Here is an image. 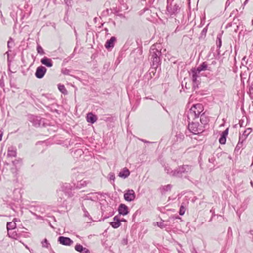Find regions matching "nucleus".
<instances>
[{
    "label": "nucleus",
    "instance_id": "obj_32",
    "mask_svg": "<svg viewBox=\"0 0 253 253\" xmlns=\"http://www.w3.org/2000/svg\"><path fill=\"white\" fill-rule=\"evenodd\" d=\"M248 93L249 94L250 97L252 98L253 97V84L249 85V91Z\"/></svg>",
    "mask_w": 253,
    "mask_h": 253
},
{
    "label": "nucleus",
    "instance_id": "obj_36",
    "mask_svg": "<svg viewBox=\"0 0 253 253\" xmlns=\"http://www.w3.org/2000/svg\"><path fill=\"white\" fill-rule=\"evenodd\" d=\"M58 87L59 90L63 93H65L67 91L64 85L59 84Z\"/></svg>",
    "mask_w": 253,
    "mask_h": 253
},
{
    "label": "nucleus",
    "instance_id": "obj_34",
    "mask_svg": "<svg viewBox=\"0 0 253 253\" xmlns=\"http://www.w3.org/2000/svg\"><path fill=\"white\" fill-rule=\"evenodd\" d=\"M186 209L185 207L182 204L180 206L179 213L180 215H183L185 212Z\"/></svg>",
    "mask_w": 253,
    "mask_h": 253
},
{
    "label": "nucleus",
    "instance_id": "obj_33",
    "mask_svg": "<svg viewBox=\"0 0 253 253\" xmlns=\"http://www.w3.org/2000/svg\"><path fill=\"white\" fill-rule=\"evenodd\" d=\"M42 247L48 248L50 247V244L48 242L46 239H44V240L42 242Z\"/></svg>",
    "mask_w": 253,
    "mask_h": 253
},
{
    "label": "nucleus",
    "instance_id": "obj_55",
    "mask_svg": "<svg viewBox=\"0 0 253 253\" xmlns=\"http://www.w3.org/2000/svg\"><path fill=\"white\" fill-rule=\"evenodd\" d=\"M230 232H232V231H231V228L229 227L228 230V233H229Z\"/></svg>",
    "mask_w": 253,
    "mask_h": 253
},
{
    "label": "nucleus",
    "instance_id": "obj_46",
    "mask_svg": "<svg viewBox=\"0 0 253 253\" xmlns=\"http://www.w3.org/2000/svg\"><path fill=\"white\" fill-rule=\"evenodd\" d=\"M215 159L214 158V156L213 157V158H209V161L210 163H213L214 161H215Z\"/></svg>",
    "mask_w": 253,
    "mask_h": 253
},
{
    "label": "nucleus",
    "instance_id": "obj_45",
    "mask_svg": "<svg viewBox=\"0 0 253 253\" xmlns=\"http://www.w3.org/2000/svg\"><path fill=\"white\" fill-rule=\"evenodd\" d=\"M121 221V220L120 219V218L118 215H116L113 218V221Z\"/></svg>",
    "mask_w": 253,
    "mask_h": 253
},
{
    "label": "nucleus",
    "instance_id": "obj_50",
    "mask_svg": "<svg viewBox=\"0 0 253 253\" xmlns=\"http://www.w3.org/2000/svg\"><path fill=\"white\" fill-rule=\"evenodd\" d=\"M232 25V24L231 23H229L227 24V25L226 26L225 28H227L228 27H231Z\"/></svg>",
    "mask_w": 253,
    "mask_h": 253
},
{
    "label": "nucleus",
    "instance_id": "obj_63",
    "mask_svg": "<svg viewBox=\"0 0 253 253\" xmlns=\"http://www.w3.org/2000/svg\"><path fill=\"white\" fill-rule=\"evenodd\" d=\"M228 158H229V159H231V156H228Z\"/></svg>",
    "mask_w": 253,
    "mask_h": 253
},
{
    "label": "nucleus",
    "instance_id": "obj_42",
    "mask_svg": "<svg viewBox=\"0 0 253 253\" xmlns=\"http://www.w3.org/2000/svg\"><path fill=\"white\" fill-rule=\"evenodd\" d=\"M226 141V136H224L223 134L222 135V143L223 144H225Z\"/></svg>",
    "mask_w": 253,
    "mask_h": 253
},
{
    "label": "nucleus",
    "instance_id": "obj_29",
    "mask_svg": "<svg viewBox=\"0 0 253 253\" xmlns=\"http://www.w3.org/2000/svg\"><path fill=\"white\" fill-rule=\"evenodd\" d=\"M110 224L114 228H117L121 225V221H113L110 223Z\"/></svg>",
    "mask_w": 253,
    "mask_h": 253
},
{
    "label": "nucleus",
    "instance_id": "obj_1",
    "mask_svg": "<svg viewBox=\"0 0 253 253\" xmlns=\"http://www.w3.org/2000/svg\"><path fill=\"white\" fill-rule=\"evenodd\" d=\"M203 110V105L198 103L193 105L187 112L188 129L194 134H199L204 131L203 125L198 121L199 115Z\"/></svg>",
    "mask_w": 253,
    "mask_h": 253
},
{
    "label": "nucleus",
    "instance_id": "obj_15",
    "mask_svg": "<svg viewBox=\"0 0 253 253\" xmlns=\"http://www.w3.org/2000/svg\"><path fill=\"white\" fill-rule=\"evenodd\" d=\"M41 62L42 65H44L47 67H51L53 66L52 60L46 56H44L41 59Z\"/></svg>",
    "mask_w": 253,
    "mask_h": 253
},
{
    "label": "nucleus",
    "instance_id": "obj_18",
    "mask_svg": "<svg viewBox=\"0 0 253 253\" xmlns=\"http://www.w3.org/2000/svg\"><path fill=\"white\" fill-rule=\"evenodd\" d=\"M172 185L168 184L167 185L161 186L159 190L162 195H164L166 193V192L168 191H170L172 188Z\"/></svg>",
    "mask_w": 253,
    "mask_h": 253
},
{
    "label": "nucleus",
    "instance_id": "obj_20",
    "mask_svg": "<svg viewBox=\"0 0 253 253\" xmlns=\"http://www.w3.org/2000/svg\"><path fill=\"white\" fill-rule=\"evenodd\" d=\"M20 233H18L17 231H13L11 230L10 231H7V234L9 237L15 239V240H19V235H20Z\"/></svg>",
    "mask_w": 253,
    "mask_h": 253
},
{
    "label": "nucleus",
    "instance_id": "obj_51",
    "mask_svg": "<svg viewBox=\"0 0 253 253\" xmlns=\"http://www.w3.org/2000/svg\"><path fill=\"white\" fill-rule=\"evenodd\" d=\"M218 141H219V143L221 144V141H222V140H221V134L220 135V136L219 138Z\"/></svg>",
    "mask_w": 253,
    "mask_h": 253
},
{
    "label": "nucleus",
    "instance_id": "obj_6",
    "mask_svg": "<svg viewBox=\"0 0 253 253\" xmlns=\"http://www.w3.org/2000/svg\"><path fill=\"white\" fill-rule=\"evenodd\" d=\"M64 195L67 196L68 197H71L73 196V194L71 192H59L58 193V196L59 197L58 198L57 200L58 205L59 206H64L65 205V202H66V200L64 198Z\"/></svg>",
    "mask_w": 253,
    "mask_h": 253
},
{
    "label": "nucleus",
    "instance_id": "obj_60",
    "mask_svg": "<svg viewBox=\"0 0 253 253\" xmlns=\"http://www.w3.org/2000/svg\"><path fill=\"white\" fill-rule=\"evenodd\" d=\"M126 221V220H125V219H123L121 220V221Z\"/></svg>",
    "mask_w": 253,
    "mask_h": 253
},
{
    "label": "nucleus",
    "instance_id": "obj_48",
    "mask_svg": "<svg viewBox=\"0 0 253 253\" xmlns=\"http://www.w3.org/2000/svg\"><path fill=\"white\" fill-rule=\"evenodd\" d=\"M90 194L88 195V196H86V198L85 199L86 200H91L92 201H94L93 198L90 196H89Z\"/></svg>",
    "mask_w": 253,
    "mask_h": 253
},
{
    "label": "nucleus",
    "instance_id": "obj_26",
    "mask_svg": "<svg viewBox=\"0 0 253 253\" xmlns=\"http://www.w3.org/2000/svg\"><path fill=\"white\" fill-rule=\"evenodd\" d=\"M16 227V224L14 222H8L6 224V228L7 231H10L15 229Z\"/></svg>",
    "mask_w": 253,
    "mask_h": 253
},
{
    "label": "nucleus",
    "instance_id": "obj_19",
    "mask_svg": "<svg viewBox=\"0 0 253 253\" xmlns=\"http://www.w3.org/2000/svg\"><path fill=\"white\" fill-rule=\"evenodd\" d=\"M81 207H82V209L84 212L83 216L85 218H86V219L85 220L87 221V222H89L91 221V220H92V217H91L89 213L87 211V210H86V209L85 208V207H84L83 204H82Z\"/></svg>",
    "mask_w": 253,
    "mask_h": 253
},
{
    "label": "nucleus",
    "instance_id": "obj_61",
    "mask_svg": "<svg viewBox=\"0 0 253 253\" xmlns=\"http://www.w3.org/2000/svg\"><path fill=\"white\" fill-rule=\"evenodd\" d=\"M251 185H252V186H253V182L252 181H251Z\"/></svg>",
    "mask_w": 253,
    "mask_h": 253
},
{
    "label": "nucleus",
    "instance_id": "obj_37",
    "mask_svg": "<svg viewBox=\"0 0 253 253\" xmlns=\"http://www.w3.org/2000/svg\"><path fill=\"white\" fill-rule=\"evenodd\" d=\"M10 171L11 172L13 173V176L14 177H16L17 176V169L16 168V167H13V168H12L11 169H10Z\"/></svg>",
    "mask_w": 253,
    "mask_h": 253
},
{
    "label": "nucleus",
    "instance_id": "obj_40",
    "mask_svg": "<svg viewBox=\"0 0 253 253\" xmlns=\"http://www.w3.org/2000/svg\"><path fill=\"white\" fill-rule=\"evenodd\" d=\"M21 162H22V159H19L18 160H15L14 161H12V163L15 166H16L19 163H21Z\"/></svg>",
    "mask_w": 253,
    "mask_h": 253
},
{
    "label": "nucleus",
    "instance_id": "obj_44",
    "mask_svg": "<svg viewBox=\"0 0 253 253\" xmlns=\"http://www.w3.org/2000/svg\"><path fill=\"white\" fill-rule=\"evenodd\" d=\"M181 219V217H180L178 216H172V217H171L169 218V219L172 220V221H174L175 219Z\"/></svg>",
    "mask_w": 253,
    "mask_h": 253
},
{
    "label": "nucleus",
    "instance_id": "obj_49",
    "mask_svg": "<svg viewBox=\"0 0 253 253\" xmlns=\"http://www.w3.org/2000/svg\"><path fill=\"white\" fill-rule=\"evenodd\" d=\"M230 4V2L229 1V0H227L226 2V4H225V10H226L227 7Z\"/></svg>",
    "mask_w": 253,
    "mask_h": 253
},
{
    "label": "nucleus",
    "instance_id": "obj_52",
    "mask_svg": "<svg viewBox=\"0 0 253 253\" xmlns=\"http://www.w3.org/2000/svg\"><path fill=\"white\" fill-rule=\"evenodd\" d=\"M142 141H143V142L144 143H150V142L148 141H146L145 140H144V139H141V140Z\"/></svg>",
    "mask_w": 253,
    "mask_h": 253
},
{
    "label": "nucleus",
    "instance_id": "obj_10",
    "mask_svg": "<svg viewBox=\"0 0 253 253\" xmlns=\"http://www.w3.org/2000/svg\"><path fill=\"white\" fill-rule=\"evenodd\" d=\"M58 242L61 245L70 246L74 242L70 238L64 236H59L58 238Z\"/></svg>",
    "mask_w": 253,
    "mask_h": 253
},
{
    "label": "nucleus",
    "instance_id": "obj_12",
    "mask_svg": "<svg viewBox=\"0 0 253 253\" xmlns=\"http://www.w3.org/2000/svg\"><path fill=\"white\" fill-rule=\"evenodd\" d=\"M116 41V37H112L109 40L106 41L105 44V48L107 49H112L114 47L115 42Z\"/></svg>",
    "mask_w": 253,
    "mask_h": 253
},
{
    "label": "nucleus",
    "instance_id": "obj_22",
    "mask_svg": "<svg viewBox=\"0 0 253 253\" xmlns=\"http://www.w3.org/2000/svg\"><path fill=\"white\" fill-rule=\"evenodd\" d=\"M210 68H211L208 66L207 63L206 62H204L201 64H200L196 69L201 73L203 71H211Z\"/></svg>",
    "mask_w": 253,
    "mask_h": 253
},
{
    "label": "nucleus",
    "instance_id": "obj_14",
    "mask_svg": "<svg viewBox=\"0 0 253 253\" xmlns=\"http://www.w3.org/2000/svg\"><path fill=\"white\" fill-rule=\"evenodd\" d=\"M118 212L121 215H126L128 213V207L126 205L121 204L118 208Z\"/></svg>",
    "mask_w": 253,
    "mask_h": 253
},
{
    "label": "nucleus",
    "instance_id": "obj_54",
    "mask_svg": "<svg viewBox=\"0 0 253 253\" xmlns=\"http://www.w3.org/2000/svg\"><path fill=\"white\" fill-rule=\"evenodd\" d=\"M17 220L18 219L17 218H14L12 222H14L16 223V222L17 221Z\"/></svg>",
    "mask_w": 253,
    "mask_h": 253
},
{
    "label": "nucleus",
    "instance_id": "obj_53",
    "mask_svg": "<svg viewBox=\"0 0 253 253\" xmlns=\"http://www.w3.org/2000/svg\"><path fill=\"white\" fill-rule=\"evenodd\" d=\"M81 150H80V152H77L79 154L82 155L83 153V152H81Z\"/></svg>",
    "mask_w": 253,
    "mask_h": 253
},
{
    "label": "nucleus",
    "instance_id": "obj_56",
    "mask_svg": "<svg viewBox=\"0 0 253 253\" xmlns=\"http://www.w3.org/2000/svg\"><path fill=\"white\" fill-rule=\"evenodd\" d=\"M249 0H246L244 2V4H246L248 1Z\"/></svg>",
    "mask_w": 253,
    "mask_h": 253
},
{
    "label": "nucleus",
    "instance_id": "obj_3",
    "mask_svg": "<svg viewBox=\"0 0 253 253\" xmlns=\"http://www.w3.org/2000/svg\"><path fill=\"white\" fill-rule=\"evenodd\" d=\"M193 167L191 165H183L180 166L175 169L174 172V177L178 178L184 177L188 178L189 174L193 170Z\"/></svg>",
    "mask_w": 253,
    "mask_h": 253
},
{
    "label": "nucleus",
    "instance_id": "obj_9",
    "mask_svg": "<svg viewBox=\"0 0 253 253\" xmlns=\"http://www.w3.org/2000/svg\"><path fill=\"white\" fill-rule=\"evenodd\" d=\"M167 10L171 16L172 15H175L179 12L180 7L177 4H175L173 6H172L171 4H170L169 5L167 6Z\"/></svg>",
    "mask_w": 253,
    "mask_h": 253
},
{
    "label": "nucleus",
    "instance_id": "obj_21",
    "mask_svg": "<svg viewBox=\"0 0 253 253\" xmlns=\"http://www.w3.org/2000/svg\"><path fill=\"white\" fill-rule=\"evenodd\" d=\"M130 174V171L126 168H124L119 173V176L123 178H126Z\"/></svg>",
    "mask_w": 253,
    "mask_h": 253
},
{
    "label": "nucleus",
    "instance_id": "obj_4",
    "mask_svg": "<svg viewBox=\"0 0 253 253\" xmlns=\"http://www.w3.org/2000/svg\"><path fill=\"white\" fill-rule=\"evenodd\" d=\"M221 46V34H219L217 36V40L215 45L211 48V51L215 59H219L220 58V47Z\"/></svg>",
    "mask_w": 253,
    "mask_h": 253
},
{
    "label": "nucleus",
    "instance_id": "obj_25",
    "mask_svg": "<svg viewBox=\"0 0 253 253\" xmlns=\"http://www.w3.org/2000/svg\"><path fill=\"white\" fill-rule=\"evenodd\" d=\"M17 231L18 233H20V235L18 236L19 239H20L22 237L24 238H27L29 237V233L25 231V230H21L20 228L17 229Z\"/></svg>",
    "mask_w": 253,
    "mask_h": 253
},
{
    "label": "nucleus",
    "instance_id": "obj_13",
    "mask_svg": "<svg viewBox=\"0 0 253 253\" xmlns=\"http://www.w3.org/2000/svg\"><path fill=\"white\" fill-rule=\"evenodd\" d=\"M200 121L201 123L200 124L203 125V127L204 128L209 122V118L206 114L205 112L201 115Z\"/></svg>",
    "mask_w": 253,
    "mask_h": 253
},
{
    "label": "nucleus",
    "instance_id": "obj_2",
    "mask_svg": "<svg viewBox=\"0 0 253 253\" xmlns=\"http://www.w3.org/2000/svg\"><path fill=\"white\" fill-rule=\"evenodd\" d=\"M149 57L151 72H156L161 64V47L159 44H153L151 46Z\"/></svg>",
    "mask_w": 253,
    "mask_h": 253
},
{
    "label": "nucleus",
    "instance_id": "obj_8",
    "mask_svg": "<svg viewBox=\"0 0 253 253\" xmlns=\"http://www.w3.org/2000/svg\"><path fill=\"white\" fill-rule=\"evenodd\" d=\"M124 199L127 202H131L135 199L136 195L134 190L132 189H128L126 191L124 194Z\"/></svg>",
    "mask_w": 253,
    "mask_h": 253
},
{
    "label": "nucleus",
    "instance_id": "obj_23",
    "mask_svg": "<svg viewBox=\"0 0 253 253\" xmlns=\"http://www.w3.org/2000/svg\"><path fill=\"white\" fill-rule=\"evenodd\" d=\"M16 148L10 146L8 147L7 150V156L8 157H14L16 156Z\"/></svg>",
    "mask_w": 253,
    "mask_h": 253
},
{
    "label": "nucleus",
    "instance_id": "obj_30",
    "mask_svg": "<svg viewBox=\"0 0 253 253\" xmlns=\"http://www.w3.org/2000/svg\"><path fill=\"white\" fill-rule=\"evenodd\" d=\"M84 248L83 247V246L82 245H81V244H77L75 247V249L76 251L81 253L82 252H83V251H84Z\"/></svg>",
    "mask_w": 253,
    "mask_h": 253
},
{
    "label": "nucleus",
    "instance_id": "obj_35",
    "mask_svg": "<svg viewBox=\"0 0 253 253\" xmlns=\"http://www.w3.org/2000/svg\"><path fill=\"white\" fill-rule=\"evenodd\" d=\"M108 178L110 181H113L114 182L115 179V175L113 172H110L108 174Z\"/></svg>",
    "mask_w": 253,
    "mask_h": 253
},
{
    "label": "nucleus",
    "instance_id": "obj_38",
    "mask_svg": "<svg viewBox=\"0 0 253 253\" xmlns=\"http://www.w3.org/2000/svg\"><path fill=\"white\" fill-rule=\"evenodd\" d=\"M157 225L161 228H164L166 227L167 225L165 224L164 222H157Z\"/></svg>",
    "mask_w": 253,
    "mask_h": 253
},
{
    "label": "nucleus",
    "instance_id": "obj_11",
    "mask_svg": "<svg viewBox=\"0 0 253 253\" xmlns=\"http://www.w3.org/2000/svg\"><path fill=\"white\" fill-rule=\"evenodd\" d=\"M46 68L42 66L38 67L36 71L35 76L38 79L42 78L46 72Z\"/></svg>",
    "mask_w": 253,
    "mask_h": 253
},
{
    "label": "nucleus",
    "instance_id": "obj_39",
    "mask_svg": "<svg viewBox=\"0 0 253 253\" xmlns=\"http://www.w3.org/2000/svg\"><path fill=\"white\" fill-rule=\"evenodd\" d=\"M207 32V28L206 27L204 28L201 33V37L205 36L206 35V33Z\"/></svg>",
    "mask_w": 253,
    "mask_h": 253
},
{
    "label": "nucleus",
    "instance_id": "obj_31",
    "mask_svg": "<svg viewBox=\"0 0 253 253\" xmlns=\"http://www.w3.org/2000/svg\"><path fill=\"white\" fill-rule=\"evenodd\" d=\"M37 50L38 53H39L40 55H43L45 54L44 50L40 44H38L37 47Z\"/></svg>",
    "mask_w": 253,
    "mask_h": 253
},
{
    "label": "nucleus",
    "instance_id": "obj_62",
    "mask_svg": "<svg viewBox=\"0 0 253 253\" xmlns=\"http://www.w3.org/2000/svg\"><path fill=\"white\" fill-rule=\"evenodd\" d=\"M105 31H106V32H108V29H107V28H105Z\"/></svg>",
    "mask_w": 253,
    "mask_h": 253
},
{
    "label": "nucleus",
    "instance_id": "obj_16",
    "mask_svg": "<svg viewBox=\"0 0 253 253\" xmlns=\"http://www.w3.org/2000/svg\"><path fill=\"white\" fill-rule=\"evenodd\" d=\"M253 129L251 127L247 128L246 130H245L242 134H240L239 136V138L240 140H242V141H244L246 138L248 137V136L249 135V134L251 133Z\"/></svg>",
    "mask_w": 253,
    "mask_h": 253
},
{
    "label": "nucleus",
    "instance_id": "obj_7",
    "mask_svg": "<svg viewBox=\"0 0 253 253\" xmlns=\"http://www.w3.org/2000/svg\"><path fill=\"white\" fill-rule=\"evenodd\" d=\"M28 119L35 127H39L41 126L42 119L40 117L35 116L33 115H29Z\"/></svg>",
    "mask_w": 253,
    "mask_h": 253
},
{
    "label": "nucleus",
    "instance_id": "obj_57",
    "mask_svg": "<svg viewBox=\"0 0 253 253\" xmlns=\"http://www.w3.org/2000/svg\"><path fill=\"white\" fill-rule=\"evenodd\" d=\"M250 233H251V234L253 235V230H251Z\"/></svg>",
    "mask_w": 253,
    "mask_h": 253
},
{
    "label": "nucleus",
    "instance_id": "obj_58",
    "mask_svg": "<svg viewBox=\"0 0 253 253\" xmlns=\"http://www.w3.org/2000/svg\"><path fill=\"white\" fill-rule=\"evenodd\" d=\"M177 251L179 253H181V251H180V249H177Z\"/></svg>",
    "mask_w": 253,
    "mask_h": 253
},
{
    "label": "nucleus",
    "instance_id": "obj_24",
    "mask_svg": "<svg viewBox=\"0 0 253 253\" xmlns=\"http://www.w3.org/2000/svg\"><path fill=\"white\" fill-rule=\"evenodd\" d=\"M86 120L87 122L93 124L97 120L96 116L91 113H89L87 114Z\"/></svg>",
    "mask_w": 253,
    "mask_h": 253
},
{
    "label": "nucleus",
    "instance_id": "obj_41",
    "mask_svg": "<svg viewBox=\"0 0 253 253\" xmlns=\"http://www.w3.org/2000/svg\"><path fill=\"white\" fill-rule=\"evenodd\" d=\"M228 131H229V127H227V128L224 131L222 132V135L223 134L224 136L227 137L228 133Z\"/></svg>",
    "mask_w": 253,
    "mask_h": 253
},
{
    "label": "nucleus",
    "instance_id": "obj_64",
    "mask_svg": "<svg viewBox=\"0 0 253 253\" xmlns=\"http://www.w3.org/2000/svg\"><path fill=\"white\" fill-rule=\"evenodd\" d=\"M245 59H246V57H244L243 58V60H245Z\"/></svg>",
    "mask_w": 253,
    "mask_h": 253
},
{
    "label": "nucleus",
    "instance_id": "obj_5",
    "mask_svg": "<svg viewBox=\"0 0 253 253\" xmlns=\"http://www.w3.org/2000/svg\"><path fill=\"white\" fill-rule=\"evenodd\" d=\"M191 74L192 75V80L193 82V88L196 89L198 88V84L200 83V81L198 80L200 76L202 75L196 68H193L191 70Z\"/></svg>",
    "mask_w": 253,
    "mask_h": 253
},
{
    "label": "nucleus",
    "instance_id": "obj_27",
    "mask_svg": "<svg viewBox=\"0 0 253 253\" xmlns=\"http://www.w3.org/2000/svg\"><path fill=\"white\" fill-rule=\"evenodd\" d=\"M165 171L170 176L174 177V172H175V169L172 170L168 166H165Z\"/></svg>",
    "mask_w": 253,
    "mask_h": 253
},
{
    "label": "nucleus",
    "instance_id": "obj_47",
    "mask_svg": "<svg viewBox=\"0 0 253 253\" xmlns=\"http://www.w3.org/2000/svg\"><path fill=\"white\" fill-rule=\"evenodd\" d=\"M83 250L84 251H83V252H82L81 253H90V251H89V250L85 248H84Z\"/></svg>",
    "mask_w": 253,
    "mask_h": 253
},
{
    "label": "nucleus",
    "instance_id": "obj_43",
    "mask_svg": "<svg viewBox=\"0 0 253 253\" xmlns=\"http://www.w3.org/2000/svg\"><path fill=\"white\" fill-rule=\"evenodd\" d=\"M214 155H215L217 156V159L218 160H219L220 157L221 156V153H219V152H218V150H217L216 151V153H214Z\"/></svg>",
    "mask_w": 253,
    "mask_h": 253
},
{
    "label": "nucleus",
    "instance_id": "obj_59",
    "mask_svg": "<svg viewBox=\"0 0 253 253\" xmlns=\"http://www.w3.org/2000/svg\"><path fill=\"white\" fill-rule=\"evenodd\" d=\"M7 46L8 47H9V42H8Z\"/></svg>",
    "mask_w": 253,
    "mask_h": 253
},
{
    "label": "nucleus",
    "instance_id": "obj_17",
    "mask_svg": "<svg viewBox=\"0 0 253 253\" xmlns=\"http://www.w3.org/2000/svg\"><path fill=\"white\" fill-rule=\"evenodd\" d=\"M89 184H90L89 181L82 179L77 182L76 184V187L78 189H81L87 186V185Z\"/></svg>",
    "mask_w": 253,
    "mask_h": 253
},
{
    "label": "nucleus",
    "instance_id": "obj_28",
    "mask_svg": "<svg viewBox=\"0 0 253 253\" xmlns=\"http://www.w3.org/2000/svg\"><path fill=\"white\" fill-rule=\"evenodd\" d=\"M243 142L244 141H242V140H240V138L239 139L238 143L235 148V151L238 152L243 147Z\"/></svg>",
    "mask_w": 253,
    "mask_h": 253
}]
</instances>
